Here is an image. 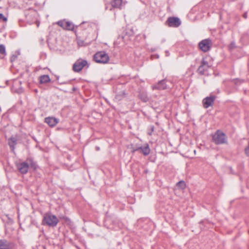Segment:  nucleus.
<instances>
[{
	"mask_svg": "<svg viewBox=\"0 0 249 249\" xmlns=\"http://www.w3.org/2000/svg\"><path fill=\"white\" fill-rule=\"evenodd\" d=\"M16 166L18 171L23 174L27 173L29 167L34 170H36L37 167L36 163L32 160H28L27 162L17 163Z\"/></svg>",
	"mask_w": 249,
	"mask_h": 249,
	"instance_id": "nucleus-1",
	"label": "nucleus"
},
{
	"mask_svg": "<svg viewBox=\"0 0 249 249\" xmlns=\"http://www.w3.org/2000/svg\"><path fill=\"white\" fill-rule=\"evenodd\" d=\"M59 222L57 217L51 213H45L42 220V224L54 227Z\"/></svg>",
	"mask_w": 249,
	"mask_h": 249,
	"instance_id": "nucleus-2",
	"label": "nucleus"
},
{
	"mask_svg": "<svg viewBox=\"0 0 249 249\" xmlns=\"http://www.w3.org/2000/svg\"><path fill=\"white\" fill-rule=\"evenodd\" d=\"M213 141L216 144L227 143L225 134L220 130H217L213 135Z\"/></svg>",
	"mask_w": 249,
	"mask_h": 249,
	"instance_id": "nucleus-3",
	"label": "nucleus"
},
{
	"mask_svg": "<svg viewBox=\"0 0 249 249\" xmlns=\"http://www.w3.org/2000/svg\"><path fill=\"white\" fill-rule=\"evenodd\" d=\"M95 61L99 63H107L109 61V56L104 52L97 53L94 56Z\"/></svg>",
	"mask_w": 249,
	"mask_h": 249,
	"instance_id": "nucleus-4",
	"label": "nucleus"
},
{
	"mask_svg": "<svg viewBox=\"0 0 249 249\" xmlns=\"http://www.w3.org/2000/svg\"><path fill=\"white\" fill-rule=\"evenodd\" d=\"M199 47L203 52L209 51L212 45V40L210 39H205L202 40L199 43Z\"/></svg>",
	"mask_w": 249,
	"mask_h": 249,
	"instance_id": "nucleus-5",
	"label": "nucleus"
},
{
	"mask_svg": "<svg viewBox=\"0 0 249 249\" xmlns=\"http://www.w3.org/2000/svg\"><path fill=\"white\" fill-rule=\"evenodd\" d=\"M216 98V96L214 95H211L210 96L204 98L202 100L203 107L205 108H208L209 107L212 106Z\"/></svg>",
	"mask_w": 249,
	"mask_h": 249,
	"instance_id": "nucleus-6",
	"label": "nucleus"
},
{
	"mask_svg": "<svg viewBox=\"0 0 249 249\" xmlns=\"http://www.w3.org/2000/svg\"><path fill=\"white\" fill-rule=\"evenodd\" d=\"M167 25L171 27H178L181 24V21L177 17H169L166 21Z\"/></svg>",
	"mask_w": 249,
	"mask_h": 249,
	"instance_id": "nucleus-7",
	"label": "nucleus"
},
{
	"mask_svg": "<svg viewBox=\"0 0 249 249\" xmlns=\"http://www.w3.org/2000/svg\"><path fill=\"white\" fill-rule=\"evenodd\" d=\"M57 24L64 29L72 30L74 29V25L71 22L65 20L58 21Z\"/></svg>",
	"mask_w": 249,
	"mask_h": 249,
	"instance_id": "nucleus-8",
	"label": "nucleus"
},
{
	"mask_svg": "<svg viewBox=\"0 0 249 249\" xmlns=\"http://www.w3.org/2000/svg\"><path fill=\"white\" fill-rule=\"evenodd\" d=\"M87 64V62L86 61L79 60L74 64L73 69L75 71L78 72L80 71Z\"/></svg>",
	"mask_w": 249,
	"mask_h": 249,
	"instance_id": "nucleus-9",
	"label": "nucleus"
},
{
	"mask_svg": "<svg viewBox=\"0 0 249 249\" xmlns=\"http://www.w3.org/2000/svg\"><path fill=\"white\" fill-rule=\"evenodd\" d=\"M210 66L208 64V63L203 59L201 62L200 66L198 67L197 69L198 72L201 74L203 75L205 71H206L209 68Z\"/></svg>",
	"mask_w": 249,
	"mask_h": 249,
	"instance_id": "nucleus-10",
	"label": "nucleus"
},
{
	"mask_svg": "<svg viewBox=\"0 0 249 249\" xmlns=\"http://www.w3.org/2000/svg\"><path fill=\"white\" fill-rule=\"evenodd\" d=\"M137 151H139L144 155L147 156L150 153V149L149 145L147 144H145L143 146H138Z\"/></svg>",
	"mask_w": 249,
	"mask_h": 249,
	"instance_id": "nucleus-11",
	"label": "nucleus"
},
{
	"mask_svg": "<svg viewBox=\"0 0 249 249\" xmlns=\"http://www.w3.org/2000/svg\"><path fill=\"white\" fill-rule=\"evenodd\" d=\"M13 246L4 240H0V249H12Z\"/></svg>",
	"mask_w": 249,
	"mask_h": 249,
	"instance_id": "nucleus-12",
	"label": "nucleus"
},
{
	"mask_svg": "<svg viewBox=\"0 0 249 249\" xmlns=\"http://www.w3.org/2000/svg\"><path fill=\"white\" fill-rule=\"evenodd\" d=\"M45 122L50 126L53 127L57 124L58 120L55 118L48 117L45 119Z\"/></svg>",
	"mask_w": 249,
	"mask_h": 249,
	"instance_id": "nucleus-13",
	"label": "nucleus"
},
{
	"mask_svg": "<svg viewBox=\"0 0 249 249\" xmlns=\"http://www.w3.org/2000/svg\"><path fill=\"white\" fill-rule=\"evenodd\" d=\"M167 88V85L165 84V82L164 81H161L157 85L153 86V89H160L163 90Z\"/></svg>",
	"mask_w": 249,
	"mask_h": 249,
	"instance_id": "nucleus-14",
	"label": "nucleus"
},
{
	"mask_svg": "<svg viewBox=\"0 0 249 249\" xmlns=\"http://www.w3.org/2000/svg\"><path fill=\"white\" fill-rule=\"evenodd\" d=\"M111 5L114 8H120L122 4V0H112Z\"/></svg>",
	"mask_w": 249,
	"mask_h": 249,
	"instance_id": "nucleus-15",
	"label": "nucleus"
},
{
	"mask_svg": "<svg viewBox=\"0 0 249 249\" xmlns=\"http://www.w3.org/2000/svg\"><path fill=\"white\" fill-rule=\"evenodd\" d=\"M50 81V78L49 76L47 75H44L40 77V83H46Z\"/></svg>",
	"mask_w": 249,
	"mask_h": 249,
	"instance_id": "nucleus-16",
	"label": "nucleus"
},
{
	"mask_svg": "<svg viewBox=\"0 0 249 249\" xmlns=\"http://www.w3.org/2000/svg\"><path fill=\"white\" fill-rule=\"evenodd\" d=\"M5 48L3 45L0 44V58H3L6 55Z\"/></svg>",
	"mask_w": 249,
	"mask_h": 249,
	"instance_id": "nucleus-17",
	"label": "nucleus"
},
{
	"mask_svg": "<svg viewBox=\"0 0 249 249\" xmlns=\"http://www.w3.org/2000/svg\"><path fill=\"white\" fill-rule=\"evenodd\" d=\"M16 144V140L14 138H11L9 140V144L11 148L13 149L14 148V146Z\"/></svg>",
	"mask_w": 249,
	"mask_h": 249,
	"instance_id": "nucleus-18",
	"label": "nucleus"
},
{
	"mask_svg": "<svg viewBox=\"0 0 249 249\" xmlns=\"http://www.w3.org/2000/svg\"><path fill=\"white\" fill-rule=\"evenodd\" d=\"M177 187L180 189H184L186 187V183L183 181H180L177 184Z\"/></svg>",
	"mask_w": 249,
	"mask_h": 249,
	"instance_id": "nucleus-19",
	"label": "nucleus"
},
{
	"mask_svg": "<svg viewBox=\"0 0 249 249\" xmlns=\"http://www.w3.org/2000/svg\"><path fill=\"white\" fill-rule=\"evenodd\" d=\"M140 99L143 102H146L148 100L147 95L144 93H141L140 95Z\"/></svg>",
	"mask_w": 249,
	"mask_h": 249,
	"instance_id": "nucleus-20",
	"label": "nucleus"
},
{
	"mask_svg": "<svg viewBox=\"0 0 249 249\" xmlns=\"http://www.w3.org/2000/svg\"><path fill=\"white\" fill-rule=\"evenodd\" d=\"M138 146H135L133 144H130L128 145L127 148L131 150L132 153H134L138 150Z\"/></svg>",
	"mask_w": 249,
	"mask_h": 249,
	"instance_id": "nucleus-21",
	"label": "nucleus"
},
{
	"mask_svg": "<svg viewBox=\"0 0 249 249\" xmlns=\"http://www.w3.org/2000/svg\"><path fill=\"white\" fill-rule=\"evenodd\" d=\"M245 151L246 155L249 156V142L248 146L245 149Z\"/></svg>",
	"mask_w": 249,
	"mask_h": 249,
	"instance_id": "nucleus-22",
	"label": "nucleus"
},
{
	"mask_svg": "<svg viewBox=\"0 0 249 249\" xmlns=\"http://www.w3.org/2000/svg\"><path fill=\"white\" fill-rule=\"evenodd\" d=\"M1 19H2L4 21H7V18L2 14H0V20Z\"/></svg>",
	"mask_w": 249,
	"mask_h": 249,
	"instance_id": "nucleus-23",
	"label": "nucleus"
},
{
	"mask_svg": "<svg viewBox=\"0 0 249 249\" xmlns=\"http://www.w3.org/2000/svg\"><path fill=\"white\" fill-rule=\"evenodd\" d=\"M243 17L245 18H247V12H245V13L243 14Z\"/></svg>",
	"mask_w": 249,
	"mask_h": 249,
	"instance_id": "nucleus-24",
	"label": "nucleus"
},
{
	"mask_svg": "<svg viewBox=\"0 0 249 249\" xmlns=\"http://www.w3.org/2000/svg\"><path fill=\"white\" fill-rule=\"evenodd\" d=\"M36 23L37 27H38L39 25V22L38 21H36Z\"/></svg>",
	"mask_w": 249,
	"mask_h": 249,
	"instance_id": "nucleus-25",
	"label": "nucleus"
},
{
	"mask_svg": "<svg viewBox=\"0 0 249 249\" xmlns=\"http://www.w3.org/2000/svg\"><path fill=\"white\" fill-rule=\"evenodd\" d=\"M204 223V221H201V222H200V224H202V223Z\"/></svg>",
	"mask_w": 249,
	"mask_h": 249,
	"instance_id": "nucleus-26",
	"label": "nucleus"
},
{
	"mask_svg": "<svg viewBox=\"0 0 249 249\" xmlns=\"http://www.w3.org/2000/svg\"><path fill=\"white\" fill-rule=\"evenodd\" d=\"M235 81H240V80L239 79H236L235 80Z\"/></svg>",
	"mask_w": 249,
	"mask_h": 249,
	"instance_id": "nucleus-27",
	"label": "nucleus"
}]
</instances>
